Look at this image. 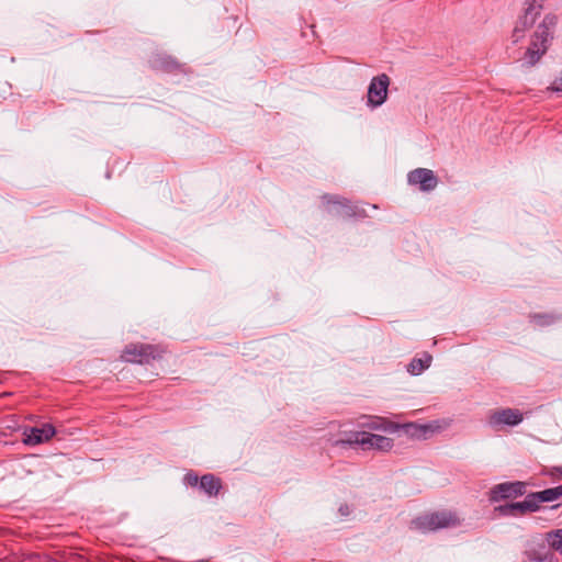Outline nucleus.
Listing matches in <instances>:
<instances>
[{
    "instance_id": "nucleus-1",
    "label": "nucleus",
    "mask_w": 562,
    "mask_h": 562,
    "mask_svg": "<svg viewBox=\"0 0 562 562\" xmlns=\"http://www.w3.org/2000/svg\"><path fill=\"white\" fill-rule=\"evenodd\" d=\"M415 529L422 532L457 527L461 524L458 515L450 510L431 512L413 520Z\"/></svg>"
},
{
    "instance_id": "nucleus-2",
    "label": "nucleus",
    "mask_w": 562,
    "mask_h": 562,
    "mask_svg": "<svg viewBox=\"0 0 562 562\" xmlns=\"http://www.w3.org/2000/svg\"><path fill=\"white\" fill-rule=\"evenodd\" d=\"M165 352V348L160 345L135 342L123 349L121 359L128 363L150 364L153 361L161 359Z\"/></svg>"
},
{
    "instance_id": "nucleus-3",
    "label": "nucleus",
    "mask_w": 562,
    "mask_h": 562,
    "mask_svg": "<svg viewBox=\"0 0 562 562\" xmlns=\"http://www.w3.org/2000/svg\"><path fill=\"white\" fill-rule=\"evenodd\" d=\"M555 22L557 21L554 16H546L542 23L538 25L531 44L526 52V58L529 65H535L547 52L551 29L554 27Z\"/></svg>"
},
{
    "instance_id": "nucleus-4",
    "label": "nucleus",
    "mask_w": 562,
    "mask_h": 562,
    "mask_svg": "<svg viewBox=\"0 0 562 562\" xmlns=\"http://www.w3.org/2000/svg\"><path fill=\"white\" fill-rule=\"evenodd\" d=\"M335 446H361L363 449L389 451L393 448L391 438L367 431L351 432L347 439L336 440Z\"/></svg>"
},
{
    "instance_id": "nucleus-5",
    "label": "nucleus",
    "mask_w": 562,
    "mask_h": 562,
    "mask_svg": "<svg viewBox=\"0 0 562 562\" xmlns=\"http://www.w3.org/2000/svg\"><path fill=\"white\" fill-rule=\"evenodd\" d=\"M450 426V420L441 419V420H432L428 424H416L409 423L404 425L409 435L419 440H426L431 437L434 434L441 432L446 428Z\"/></svg>"
},
{
    "instance_id": "nucleus-6",
    "label": "nucleus",
    "mask_w": 562,
    "mask_h": 562,
    "mask_svg": "<svg viewBox=\"0 0 562 562\" xmlns=\"http://www.w3.org/2000/svg\"><path fill=\"white\" fill-rule=\"evenodd\" d=\"M541 508L535 493H529L522 502L513 504L501 505L495 508L501 515L504 516H517L525 515L527 513H535Z\"/></svg>"
},
{
    "instance_id": "nucleus-7",
    "label": "nucleus",
    "mask_w": 562,
    "mask_h": 562,
    "mask_svg": "<svg viewBox=\"0 0 562 562\" xmlns=\"http://www.w3.org/2000/svg\"><path fill=\"white\" fill-rule=\"evenodd\" d=\"M527 484L525 482H505L495 485L490 492V501L495 503L502 499L518 497L526 493Z\"/></svg>"
},
{
    "instance_id": "nucleus-8",
    "label": "nucleus",
    "mask_w": 562,
    "mask_h": 562,
    "mask_svg": "<svg viewBox=\"0 0 562 562\" xmlns=\"http://www.w3.org/2000/svg\"><path fill=\"white\" fill-rule=\"evenodd\" d=\"M390 78L382 74L372 78L368 89V103L372 106H379L386 100Z\"/></svg>"
},
{
    "instance_id": "nucleus-9",
    "label": "nucleus",
    "mask_w": 562,
    "mask_h": 562,
    "mask_svg": "<svg viewBox=\"0 0 562 562\" xmlns=\"http://www.w3.org/2000/svg\"><path fill=\"white\" fill-rule=\"evenodd\" d=\"M524 419V415L516 408L496 409L488 414L487 422L492 427L516 426Z\"/></svg>"
},
{
    "instance_id": "nucleus-10",
    "label": "nucleus",
    "mask_w": 562,
    "mask_h": 562,
    "mask_svg": "<svg viewBox=\"0 0 562 562\" xmlns=\"http://www.w3.org/2000/svg\"><path fill=\"white\" fill-rule=\"evenodd\" d=\"M407 180L409 184L418 186L422 191H432L438 184V178L432 170L427 168H417L412 170Z\"/></svg>"
},
{
    "instance_id": "nucleus-11",
    "label": "nucleus",
    "mask_w": 562,
    "mask_h": 562,
    "mask_svg": "<svg viewBox=\"0 0 562 562\" xmlns=\"http://www.w3.org/2000/svg\"><path fill=\"white\" fill-rule=\"evenodd\" d=\"M55 432L56 430L50 424H45L42 427H34L24 432V442L26 445H38L49 440L55 435Z\"/></svg>"
},
{
    "instance_id": "nucleus-12",
    "label": "nucleus",
    "mask_w": 562,
    "mask_h": 562,
    "mask_svg": "<svg viewBox=\"0 0 562 562\" xmlns=\"http://www.w3.org/2000/svg\"><path fill=\"white\" fill-rule=\"evenodd\" d=\"M537 12L532 8L526 10L524 16L519 20L513 32L514 42H518L524 37L525 32L533 25L537 18Z\"/></svg>"
},
{
    "instance_id": "nucleus-13",
    "label": "nucleus",
    "mask_w": 562,
    "mask_h": 562,
    "mask_svg": "<svg viewBox=\"0 0 562 562\" xmlns=\"http://www.w3.org/2000/svg\"><path fill=\"white\" fill-rule=\"evenodd\" d=\"M200 488L209 497H216L222 490V481L214 474H204L200 477Z\"/></svg>"
},
{
    "instance_id": "nucleus-14",
    "label": "nucleus",
    "mask_w": 562,
    "mask_h": 562,
    "mask_svg": "<svg viewBox=\"0 0 562 562\" xmlns=\"http://www.w3.org/2000/svg\"><path fill=\"white\" fill-rule=\"evenodd\" d=\"M432 361L431 355L425 352L422 358H414L407 367V371L413 375H419L429 368Z\"/></svg>"
},
{
    "instance_id": "nucleus-15",
    "label": "nucleus",
    "mask_w": 562,
    "mask_h": 562,
    "mask_svg": "<svg viewBox=\"0 0 562 562\" xmlns=\"http://www.w3.org/2000/svg\"><path fill=\"white\" fill-rule=\"evenodd\" d=\"M533 493L540 506L542 503H552L562 498V484Z\"/></svg>"
},
{
    "instance_id": "nucleus-16",
    "label": "nucleus",
    "mask_w": 562,
    "mask_h": 562,
    "mask_svg": "<svg viewBox=\"0 0 562 562\" xmlns=\"http://www.w3.org/2000/svg\"><path fill=\"white\" fill-rule=\"evenodd\" d=\"M364 426L373 430L383 431H396L400 428L398 425L383 417H374L370 423L364 424Z\"/></svg>"
},
{
    "instance_id": "nucleus-17",
    "label": "nucleus",
    "mask_w": 562,
    "mask_h": 562,
    "mask_svg": "<svg viewBox=\"0 0 562 562\" xmlns=\"http://www.w3.org/2000/svg\"><path fill=\"white\" fill-rule=\"evenodd\" d=\"M526 554L530 562H558L554 553H552L550 551L542 552V551L531 550V551H528Z\"/></svg>"
},
{
    "instance_id": "nucleus-18",
    "label": "nucleus",
    "mask_w": 562,
    "mask_h": 562,
    "mask_svg": "<svg viewBox=\"0 0 562 562\" xmlns=\"http://www.w3.org/2000/svg\"><path fill=\"white\" fill-rule=\"evenodd\" d=\"M546 539L553 550L562 554V529L548 532Z\"/></svg>"
},
{
    "instance_id": "nucleus-19",
    "label": "nucleus",
    "mask_w": 562,
    "mask_h": 562,
    "mask_svg": "<svg viewBox=\"0 0 562 562\" xmlns=\"http://www.w3.org/2000/svg\"><path fill=\"white\" fill-rule=\"evenodd\" d=\"M184 483L189 486H196L198 484L200 485V479L199 476L194 473V472H188L184 477Z\"/></svg>"
},
{
    "instance_id": "nucleus-20",
    "label": "nucleus",
    "mask_w": 562,
    "mask_h": 562,
    "mask_svg": "<svg viewBox=\"0 0 562 562\" xmlns=\"http://www.w3.org/2000/svg\"><path fill=\"white\" fill-rule=\"evenodd\" d=\"M532 319L539 325L550 324L553 321L552 316L536 314Z\"/></svg>"
},
{
    "instance_id": "nucleus-21",
    "label": "nucleus",
    "mask_w": 562,
    "mask_h": 562,
    "mask_svg": "<svg viewBox=\"0 0 562 562\" xmlns=\"http://www.w3.org/2000/svg\"><path fill=\"white\" fill-rule=\"evenodd\" d=\"M549 475L552 477L562 479V467H553L550 470Z\"/></svg>"
},
{
    "instance_id": "nucleus-22",
    "label": "nucleus",
    "mask_w": 562,
    "mask_h": 562,
    "mask_svg": "<svg viewBox=\"0 0 562 562\" xmlns=\"http://www.w3.org/2000/svg\"><path fill=\"white\" fill-rule=\"evenodd\" d=\"M7 395H9V393H3L0 396L7 397Z\"/></svg>"
}]
</instances>
